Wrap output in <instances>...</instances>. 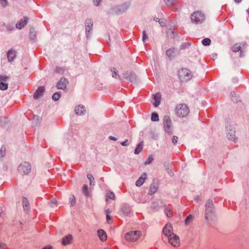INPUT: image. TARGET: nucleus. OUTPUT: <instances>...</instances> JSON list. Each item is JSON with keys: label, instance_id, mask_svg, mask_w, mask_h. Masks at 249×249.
<instances>
[{"label": "nucleus", "instance_id": "a878e982", "mask_svg": "<svg viewBox=\"0 0 249 249\" xmlns=\"http://www.w3.org/2000/svg\"><path fill=\"white\" fill-rule=\"evenodd\" d=\"M151 120L152 121H159V116L158 114L156 113H153L151 115Z\"/></svg>", "mask_w": 249, "mask_h": 249}, {"label": "nucleus", "instance_id": "de8ad7c7", "mask_svg": "<svg viewBox=\"0 0 249 249\" xmlns=\"http://www.w3.org/2000/svg\"><path fill=\"white\" fill-rule=\"evenodd\" d=\"M159 22L161 26L163 27L165 26V23L163 22L162 20L160 21V20H159Z\"/></svg>", "mask_w": 249, "mask_h": 249}, {"label": "nucleus", "instance_id": "423d86ee", "mask_svg": "<svg viewBox=\"0 0 249 249\" xmlns=\"http://www.w3.org/2000/svg\"><path fill=\"white\" fill-rule=\"evenodd\" d=\"M18 172L22 175L28 174L31 171V166L29 162H24L18 167Z\"/></svg>", "mask_w": 249, "mask_h": 249}, {"label": "nucleus", "instance_id": "473e14b6", "mask_svg": "<svg viewBox=\"0 0 249 249\" xmlns=\"http://www.w3.org/2000/svg\"><path fill=\"white\" fill-rule=\"evenodd\" d=\"M88 187L87 185H84L83 188V192L86 196H88Z\"/></svg>", "mask_w": 249, "mask_h": 249}, {"label": "nucleus", "instance_id": "c9c22d12", "mask_svg": "<svg viewBox=\"0 0 249 249\" xmlns=\"http://www.w3.org/2000/svg\"><path fill=\"white\" fill-rule=\"evenodd\" d=\"M174 0H164L165 3L169 6H171L174 3Z\"/></svg>", "mask_w": 249, "mask_h": 249}, {"label": "nucleus", "instance_id": "4d7b16f0", "mask_svg": "<svg viewBox=\"0 0 249 249\" xmlns=\"http://www.w3.org/2000/svg\"><path fill=\"white\" fill-rule=\"evenodd\" d=\"M130 75L131 76H134V75L133 74V73H132L131 72L130 73Z\"/></svg>", "mask_w": 249, "mask_h": 249}, {"label": "nucleus", "instance_id": "6ab92c4d", "mask_svg": "<svg viewBox=\"0 0 249 249\" xmlns=\"http://www.w3.org/2000/svg\"><path fill=\"white\" fill-rule=\"evenodd\" d=\"M16 56V52L11 50L7 53V58L9 61H12Z\"/></svg>", "mask_w": 249, "mask_h": 249}, {"label": "nucleus", "instance_id": "79ce46f5", "mask_svg": "<svg viewBox=\"0 0 249 249\" xmlns=\"http://www.w3.org/2000/svg\"><path fill=\"white\" fill-rule=\"evenodd\" d=\"M112 71H113V72H114V73L113 74V76H112L115 77V78H116L117 76L118 75V74L117 73L116 69L115 68H113Z\"/></svg>", "mask_w": 249, "mask_h": 249}, {"label": "nucleus", "instance_id": "cd10ccee", "mask_svg": "<svg viewBox=\"0 0 249 249\" xmlns=\"http://www.w3.org/2000/svg\"><path fill=\"white\" fill-rule=\"evenodd\" d=\"M6 148L4 146H2L0 149V157L2 158L5 155Z\"/></svg>", "mask_w": 249, "mask_h": 249}, {"label": "nucleus", "instance_id": "393cba45", "mask_svg": "<svg viewBox=\"0 0 249 249\" xmlns=\"http://www.w3.org/2000/svg\"><path fill=\"white\" fill-rule=\"evenodd\" d=\"M227 138L228 139L230 140H235V132H232L231 133H228L227 135Z\"/></svg>", "mask_w": 249, "mask_h": 249}, {"label": "nucleus", "instance_id": "39448f33", "mask_svg": "<svg viewBox=\"0 0 249 249\" xmlns=\"http://www.w3.org/2000/svg\"><path fill=\"white\" fill-rule=\"evenodd\" d=\"M191 19L192 22L195 23H200L204 20V16L202 13L196 11L191 15Z\"/></svg>", "mask_w": 249, "mask_h": 249}, {"label": "nucleus", "instance_id": "0eeeda50", "mask_svg": "<svg viewBox=\"0 0 249 249\" xmlns=\"http://www.w3.org/2000/svg\"><path fill=\"white\" fill-rule=\"evenodd\" d=\"M168 240L169 244L173 247H177L180 245V240L176 234H170L169 237H168Z\"/></svg>", "mask_w": 249, "mask_h": 249}, {"label": "nucleus", "instance_id": "6e6d98bb", "mask_svg": "<svg viewBox=\"0 0 249 249\" xmlns=\"http://www.w3.org/2000/svg\"><path fill=\"white\" fill-rule=\"evenodd\" d=\"M186 45L187 46H189L190 45V44L189 43H186Z\"/></svg>", "mask_w": 249, "mask_h": 249}, {"label": "nucleus", "instance_id": "f3484780", "mask_svg": "<svg viewBox=\"0 0 249 249\" xmlns=\"http://www.w3.org/2000/svg\"><path fill=\"white\" fill-rule=\"evenodd\" d=\"M146 178V174L145 173H143L142 176L139 178V179L137 180L136 182V185L137 186L140 187L142 186L144 183L145 179Z\"/></svg>", "mask_w": 249, "mask_h": 249}, {"label": "nucleus", "instance_id": "09e8293b", "mask_svg": "<svg viewBox=\"0 0 249 249\" xmlns=\"http://www.w3.org/2000/svg\"><path fill=\"white\" fill-rule=\"evenodd\" d=\"M127 75V73H126V74H124V77L125 78V79H128L130 81H132V79L130 77H129L128 76L126 75Z\"/></svg>", "mask_w": 249, "mask_h": 249}, {"label": "nucleus", "instance_id": "49530a36", "mask_svg": "<svg viewBox=\"0 0 249 249\" xmlns=\"http://www.w3.org/2000/svg\"><path fill=\"white\" fill-rule=\"evenodd\" d=\"M121 145H123V146H126V145H128L127 140H126L124 142H121Z\"/></svg>", "mask_w": 249, "mask_h": 249}, {"label": "nucleus", "instance_id": "c756f323", "mask_svg": "<svg viewBox=\"0 0 249 249\" xmlns=\"http://www.w3.org/2000/svg\"><path fill=\"white\" fill-rule=\"evenodd\" d=\"M153 160V158L152 156H149L147 158V160L145 161V165L150 164Z\"/></svg>", "mask_w": 249, "mask_h": 249}, {"label": "nucleus", "instance_id": "9b49d317", "mask_svg": "<svg viewBox=\"0 0 249 249\" xmlns=\"http://www.w3.org/2000/svg\"><path fill=\"white\" fill-rule=\"evenodd\" d=\"M68 84V80L65 78H61L59 81L57 83L56 87L59 89H64Z\"/></svg>", "mask_w": 249, "mask_h": 249}, {"label": "nucleus", "instance_id": "4be33fe9", "mask_svg": "<svg viewBox=\"0 0 249 249\" xmlns=\"http://www.w3.org/2000/svg\"><path fill=\"white\" fill-rule=\"evenodd\" d=\"M108 198H110L111 199H114L115 198V195L114 193L110 191H108L107 193V201Z\"/></svg>", "mask_w": 249, "mask_h": 249}, {"label": "nucleus", "instance_id": "4c0bfd02", "mask_svg": "<svg viewBox=\"0 0 249 249\" xmlns=\"http://www.w3.org/2000/svg\"><path fill=\"white\" fill-rule=\"evenodd\" d=\"M0 3L3 7H5L7 5V0H0Z\"/></svg>", "mask_w": 249, "mask_h": 249}, {"label": "nucleus", "instance_id": "412c9836", "mask_svg": "<svg viewBox=\"0 0 249 249\" xmlns=\"http://www.w3.org/2000/svg\"><path fill=\"white\" fill-rule=\"evenodd\" d=\"M143 142H140L137 146L135 150V154H138L141 152L143 148Z\"/></svg>", "mask_w": 249, "mask_h": 249}, {"label": "nucleus", "instance_id": "a19ab883", "mask_svg": "<svg viewBox=\"0 0 249 249\" xmlns=\"http://www.w3.org/2000/svg\"><path fill=\"white\" fill-rule=\"evenodd\" d=\"M107 217V221L108 223H111L112 222L111 217L109 216V215L107 213L106 215Z\"/></svg>", "mask_w": 249, "mask_h": 249}, {"label": "nucleus", "instance_id": "c03bdc74", "mask_svg": "<svg viewBox=\"0 0 249 249\" xmlns=\"http://www.w3.org/2000/svg\"><path fill=\"white\" fill-rule=\"evenodd\" d=\"M146 38H147V35L146 34L145 31H144L143 32V36H142V40H143V42L145 41V40L146 39Z\"/></svg>", "mask_w": 249, "mask_h": 249}, {"label": "nucleus", "instance_id": "a18cd8bd", "mask_svg": "<svg viewBox=\"0 0 249 249\" xmlns=\"http://www.w3.org/2000/svg\"><path fill=\"white\" fill-rule=\"evenodd\" d=\"M6 248V245L3 243L0 244V249H5Z\"/></svg>", "mask_w": 249, "mask_h": 249}, {"label": "nucleus", "instance_id": "13d9d810", "mask_svg": "<svg viewBox=\"0 0 249 249\" xmlns=\"http://www.w3.org/2000/svg\"><path fill=\"white\" fill-rule=\"evenodd\" d=\"M109 249V248H106V249Z\"/></svg>", "mask_w": 249, "mask_h": 249}, {"label": "nucleus", "instance_id": "ea45409f", "mask_svg": "<svg viewBox=\"0 0 249 249\" xmlns=\"http://www.w3.org/2000/svg\"><path fill=\"white\" fill-rule=\"evenodd\" d=\"M178 138L177 136H174L172 140L173 143L176 144L178 142Z\"/></svg>", "mask_w": 249, "mask_h": 249}, {"label": "nucleus", "instance_id": "2f4dec72", "mask_svg": "<svg viewBox=\"0 0 249 249\" xmlns=\"http://www.w3.org/2000/svg\"><path fill=\"white\" fill-rule=\"evenodd\" d=\"M232 50L234 52H238L240 50V46L235 44L232 47Z\"/></svg>", "mask_w": 249, "mask_h": 249}, {"label": "nucleus", "instance_id": "603ef678", "mask_svg": "<svg viewBox=\"0 0 249 249\" xmlns=\"http://www.w3.org/2000/svg\"><path fill=\"white\" fill-rule=\"evenodd\" d=\"M234 1L236 2V3H239L242 0H234Z\"/></svg>", "mask_w": 249, "mask_h": 249}, {"label": "nucleus", "instance_id": "5fc2aeb1", "mask_svg": "<svg viewBox=\"0 0 249 249\" xmlns=\"http://www.w3.org/2000/svg\"><path fill=\"white\" fill-rule=\"evenodd\" d=\"M154 20L156 21H159L160 19L158 18H155Z\"/></svg>", "mask_w": 249, "mask_h": 249}, {"label": "nucleus", "instance_id": "58836bf2", "mask_svg": "<svg viewBox=\"0 0 249 249\" xmlns=\"http://www.w3.org/2000/svg\"><path fill=\"white\" fill-rule=\"evenodd\" d=\"M156 189H157L154 186L150 187V191L149 192V194H150V195L153 194V193H154L156 192Z\"/></svg>", "mask_w": 249, "mask_h": 249}, {"label": "nucleus", "instance_id": "7ed1b4c3", "mask_svg": "<svg viewBox=\"0 0 249 249\" xmlns=\"http://www.w3.org/2000/svg\"><path fill=\"white\" fill-rule=\"evenodd\" d=\"M141 235V232L139 231H131L124 235L125 239L128 242H136Z\"/></svg>", "mask_w": 249, "mask_h": 249}, {"label": "nucleus", "instance_id": "6e6552de", "mask_svg": "<svg viewBox=\"0 0 249 249\" xmlns=\"http://www.w3.org/2000/svg\"><path fill=\"white\" fill-rule=\"evenodd\" d=\"M164 129L165 131L168 133H172L171 121L170 117L168 116H164L163 118Z\"/></svg>", "mask_w": 249, "mask_h": 249}, {"label": "nucleus", "instance_id": "dca6fc26", "mask_svg": "<svg viewBox=\"0 0 249 249\" xmlns=\"http://www.w3.org/2000/svg\"><path fill=\"white\" fill-rule=\"evenodd\" d=\"M97 234L100 240L105 241L107 239V235L106 232L103 230H99L97 231Z\"/></svg>", "mask_w": 249, "mask_h": 249}, {"label": "nucleus", "instance_id": "37998d69", "mask_svg": "<svg viewBox=\"0 0 249 249\" xmlns=\"http://www.w3.org/2000/svg\"><path fill=\"white\" fill-rule=\"evenodd\" d=\"M93 2L95 5L97 6L101 2V0H93Z\"/></svg>", "mask_w": 249, "mask_h": 249}, {"label": "nucleus", "instance_id": "2eb2a0df", "mask_svg": "<svg viewBox=\"0 0 249 249\" xmlns=\"http://www.w3.org/2000/svg\"><path fill=\"white\" fill-rule=\"evenodd\" d=\"M45 89L43 87H40L38 88L37 90L34 94V98L35 99H38L41 97Z\"/></svg>", "mask_w": 249, "mask_h": 249}, {"label": "nucleus", "instance_id": "f03ea898", "mask_svg": "<svg viewBox=\"0 0 249 249\" xmlns=\"http://www.w3.org/2000/svg\"><path fill=\"white\" fill-rule=\"evenodd\" d=\"M175 111L178 117H183L188 115L189 110L185 104H180L176 107Z\"/></svg>", "mask_w": 249, "mask_h": 249}, {"label": "nucleus", "instance_id": "3c124183", "mask_svg": "<svg viewBox=\"0 0 249 249\" xmlns=\"http://www.w3.org/2000/svg\"><path fill=\"white\" fill-rule=\"evenodd\" d=\"M110 140H113V141H116L117 139L113 136H109V137Z\"/></svg>", "mask_w": 249, "mask_h": 249}, {"label": "nucleus", "instance_id": "b1692460", "mask_svg": "<svg viewBox=\"0 0 249 249\" xmlns=\"http://www.w3.org/2000/svg\"><path fill=\"white\" fill-rule=\"evenodd\" d=\"M193 216L191 214H189L186 217L185 222L186 225L189 224L193 220Z\"/></svg>", "mask_w": 249, "mask_h": 249}, {"label": "nucleus", "instance_id": "7c9ffc66", "mask_svg": "<svg viewBox=\"0 0 249 249\" xmlns=\"http://www.w3.org/2000/svg\"><path fill=\"white\" fill-rule=\"evenodd\" d=\"M174 53V49H170L166 51V54L170 57L172 55V54Z\"/></svg>", "mask_w": 249, "mask_h": 249}, {"label": "nucleus", "instance_id": "f8f14e48", "mask_svg": "<svg viewBox=\"0 0 249 249\" xmlns=\"http://www.w3.org/2000/svg\"><path fill=\"white\" fill-rule=\"evenodd\" d=\"M74 111L77 115H81L85 113L86 109L83 106L79 105L75 107Z\"/></svg>", "mask_w": 249, "mask_h": 249}, {"label": "nucleus", "instance_id": "72a5a7b5", "mask_svg": "<svg viewBox=\"0 0 249 249\" xmlns=\"http://www.w3.org/2000/svg\"><path fill=\"white\" fill-rule=\"evenodd\" d=\"M22 203L23 207H28L29 204H28V201L27 199L25 197H24L22 200Z\"/></svg>", "mask_w": 249, "mask_h": 249}, {"label": "nucleus", "instance_id": "aec40b11", "mask_svg": "<svg viewBox=\"0 0 249 249\" xmlns=\"http://www.w3.org/2000/svg\"><path fill=\"white\" fill-rule=\"evenodd\" d=\"M92 21L90 19H88L86 20V32H89L90 30H91V28L92 26Z\"/></svg>", "mask_w": 249, "mask_h": 249}, {"label": "nucleus", "instance_id": "bb28decb", "mask_svg": "<svg viewBox=\"0 0 249 249\" xmlns=\"http://www.w3.org/2000/svg\"><path fill=\"white\" fill-rule=\"evenodd\" d=\"M165 213L168 217H171L173 215V213L169 209L166 208L165 210Z\"/></svg>", "mask_w": 249, "mask_h": 249}, {"label": "nucleus", "instance_id": "20e7f679", "mask_svg": "<svg viewBox=\"0 0 249 249\" xmlns=\"http://www.w3.org/2000/svg\"><path fill=\"white\" fill-rule=\"evenodd\" d=\"M178 77L181 81H187L192 77V74L189 70L182 69L178 72Z\"/></svg>", "mask_w": 249, "mask_h": 249}, {"label": "nucleus", "instance_id": "e433bc0d", "mask_svg": "<svg viewBox=\"0 0 249 249\" xmlns=\"http://www.w3.org/2000/svg\"><path fill=\"white\" fill-rule=\"evenodd\" d=\"M87 178H88V179L90 181V185L92 184V182L94 180V178L93 177H92V176L90 174H88L87 175Z\"/></svg>", "mask_w": 249, "mask_h": 249}, {"label": "nucleus", "instance_id": "4468645a", "mask_svg": "<svg viewBox=\"0 0 249 249\" xmlns=\"http://www.w3.org/2000/svg\"><path fill=\"white\" fill-rule=\"evenodd\" d=\"M28 18L24 17L23 19L20 20L16 24V27L18 29H20L24 27L27 23Z\"/></svg>", "mask_w": 249, "mask_h": 249}, {"label": "nucleus", "instance_id": "864d4df0", "mask_svg": "<svg viewBox=\"0 0 249 249\" xmlns=\"http://www.w3.org/2000/svg\"><path fill=\"white\" fill-rule=\"evenodd\" d=\"M106 214L107 213L109 214V213H110V211L108 210H107L106 211Z\"/></svg>", "mask_w": 249, "mask_h": 249}, {"label": "nucleus", "instance_id": "a211bd4d", "mask_svg": "<svg viewBox=\"0 0 249 249\" xmlns=\"http://www.w3.org/2000/svg\"><path fill=\"white\" fill-rule=\"evenodd\" d=\"M72 237L71 235H68L63 237L62 239V244L67 245L70 244L71 242Z\"/></svg>", "mask_w": 249, "mask_h": 249}, {"label": "nucleus", "instance_id": "1a4fd4ad", "mask_svg": "<svg viewBox=\"0 0 249 249\" xmlns=\"http://www.w3.org/2000/svg\"><path fill=\"white\" fill-rule=\"evenodd\" d=\"M9 79L8 76L0 75V89L5 90L8 88V84L5 83Z\"/></svg>", "mask_w": 249, "mask_h": 249}, {"label": "nucleus", "instance_id": "5701e85b", "mask_svg": "<svg viewBox=\"0 0 249 249\" xmlns=\"http://www.w3.org/2000/svg\"><path fill=\"white\" fill-rule=\"evenodd\" d=\"M211 42V39L208 38H204L202 41V43L203 45H204L205 46L209 45L210 44Z\"/></svg>", "mask_w": 249, "mask_h": 249}, {"label": "nucleus", "instance_id": "9d476101", "mask_svg": "<svg viewBox=\"0 0 249 249\" xmlns=\"http://www.w3.org/2000/svg\"><path fill=\"white\" fill-rule=\"evenodd\" d=\"M163 234L167 237L170 234H174L173 232V227L170 223H167L163 228L162 230Z\"/></svg>", "mask_w": 249, "mask_h": 249}, {"label": "nucleus", "instance_id": "8fccbe9b", "mask_svg": "<svg viewBox=\"0 0 249 249\" xmlns=\"http://www.w3.org/2000/svg\"><path fill=\"white\" fill-rule=\"evenodd\" d=\"M52 249V246L48 245V246H47L43 248L42 249Z\"/></svg>", "mask_w": 249, "mask_h": 249}, {"label": "nucleus", "instance_id": "f704fd0d", "mask_svg": "<svg viewBox=\"0 0 249 249\" xmlns=\"http://www.w3.org/2000/svg\"><path fill=\"white\" fill-rule=\"evenodd\" d=\"M70 202L71 203V205H74L75 203V197L73 196H72L70 198Z\"/></svg>", "mask_w": 249, "mask_h": 249}, {"label": "nucleus", "instance_id": "c85d7f7f", "mask_svg": "<svg viewBox=\"0 0 249 249\" xmlns=\"http://www.w3.org/2000/svg\"><path fill=\"white\" fill-rule=\"evenodd\" d=\"M60 97V95L58 92H55L52 96V98L54 101H57L59 99Z\"/></svg>", "mask_w": 249, "mask_h": 249}, {"label": "nucleus", "instance_id": "ddd939ff", "mask_svg": "<svg viewBox=\"0 0 249 249\" xmlns=\"http://www.w3.org/2000/svg\"><path fill=\"white\" fill-rule=\"evenodd\" d=\"M161 98V94L160 93H157L153 95V99L154 102L153 105L155 107H157L160 104Z\"/></svg>", "mask_w": 249, "mask_h": 249}, {"label": "nucleus", "instance_id": "f257e3e1", "mask_svg": "<svg viewBox=\"0 0 249 249\" xmlns=\"http://www.w3.org/2000/svg\"><path fill=\"white\" fill-rule=\"evenodd\" d=\"M212 200H208L206 204L205 218L207 220H212L215 217V213Z\"/></svg>", "mask_w": 249, "mask_h": 249}]
</instances>
